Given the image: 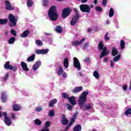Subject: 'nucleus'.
Returning a JSON list of instances; mask_svg holds the SVG:
<instances>
[{
    "label": "nucleus",
    "mask_w": 131,
    "mask_h": 131,
    "mask_svg": "<svg viewBox=\"0 0 131 131\" xmlns=\"http://www.w3.org/2000/svg\"><path fill=\"white\" fill-rule=\"evenodd\" d=\"M78 76H81V77H82V76H83V75L82 74V73L79 72L78 73Z\"/></svg>",
    "instance_id": "0e129e2a"
},
{
    "label": "nucleus",
    "mask_w": 131,
    "mask_h": 131,
    "mask_svg": "<svg viewBox=\"0 0 131 131\" xmlns=\"http://www.w3.org/2000/svg\"><path fill=\"white\" fill-rule=\"evenodd\" d=\"M108 0H102V5L103 7H106Z\"/></svg>",
    "instance_id": "09e8293b"
},
{
    "label": "nucleus",
    "mask_w": 131,
    "mask_h": 131,
    "mask_svg": "<svg viewBox=\"0 0 131 131\" xmlns=\"http://www.w3.org/2000/svg\"><path fill=\"white\" fill-rule=\"evenodd\" d=\"M30 33V31L29 30H26L20 35V36L21 37H27Z\"/></svg>",
    "instance_id": "4be33fe9"
},
{
    "label": "nucleus",
    "mask_w": 131,
    "mask_h": 131,
    "mask_svg": "<svg viewBox=\"0 0 131 131\" xmlns=\"http://www.w3.org/2000/svg\"><path fill=\"white\" fill-rule=\"evenodd\" d=\"M105 62H107L108 61V57H105L103 59Z\"/></svg>",
    "instance_id": "338daca9"
},
{
    "label": "nucleus",
    "mask_w": 131,
    "mask_h": 131,
    "mask_svg": "<svg viewBox=\"0 0 131 131\" xmlns=\"http://www.w3.org/2000/svg\"><path fill=\"white\" fill-rule=\"evenodd\" d=\"M68 122H69V121L67 119H62L61 120V123L63 125H67V124H68Z\"/></svg>",
    "instance_id": "2f4dec72"
},
{
    "label": "nucleus",
    "mask_w": 131,
    "mask_h": 131,
    "mask_svg": "<svg viewBox=\"0 0 131 131\" xmlns=\"http://www.w3.org/2000/svg\"><path fill=\"white\" fill-rule=\"evenodd\" d=\"M27 6L28 8H30L33 6V1L31 0H27Z\"/></svg>",
    "instance_id": "c85d7f7f"
},
{
    "label": "nucleus",
    "mask_w": 131,
    "mask_h": 131,
    "mask_svg": "<svg viewBox=\"0 0 131 131\" xmlns=\"http://www.w3.org/2000/svg\"><path fill=\"white\" fill-rule=\"evenodd\" d=\"M41 65V61H36L33 66V70H34V71H36V70H37V69H38L39 67H40Z\"/></svg>",
    "instance_id": "4468645a"
},
{
    "label": "nucleus",
    "mask_w": 131,
    "mask_h": 131,
    "mask_svg": "<svg viewBox=\"0 0 131 131\" xmlns=\"http://www.w3.org/2000/svg\"><path fill=\"white\" fill-rule=\"evenodd\" d=\"M98 49L99 51H102L99 56L100 59H102L103 57H106L109 55V52L107 51V47H104V43L102 41H100L98 44Z\"/></svg>",
    "instance_id": "7ed1b4c3"
},
{
    "label": "nucleus",
    "mask_w": 131,
    "mask_h": 131,
    "mask_svg": "<svg viewBox=\"0 0 131 131\" xmlns=\"http://www.w3.org/2000/svg\"><path fill=\"white\" fill-rule=\"evenodd\" d=\"M40 131H50V129H49V128L44 127Z\"/></svg>",
    "instance_id": "13d9d810"
},
{
    "label": "nucleus",
    "mask_w": 131,
    "mask_h": 131,
    "mask_svg": "<svg viewBox=\"0 0 131 131\" xmlns=\"http://www.w3.org/2000/svg\"><path fill=\"white\" fill-rule=\"evenodd\" d=\"M55 30L57 33H62L63 32V28L61 26H56Z\"/></svg>",
    "instance_id": "412c9836"
},
{
    "label": "nucleus",
    "mask_w": 131,
    "mask_h": 131,
    "mask_svg": "<svg viewBox=\"0 0 131 131\" xmlns=\"http://www.w3.org/2000/svg\"><path fill=\"white\" fill-rule=\"evenodd\" d=\"M35 43L36 45H37V46H39V47H40L43 45L42 41H41L40 40H36Z\"/></svg>",
    "instance_id": "ea45409f"
},
{
    "label": "nucleus",
    "mask_w": 131,
    "mask_h": 131,
    "mask_svg": "<svg viewBox=\"0 0 131 131\" xmlns=\"http://www.w3.org/2000/svg\"><path fill=\"white\" fill-rule=\"evenodd\" d=\"M74 12H75V15H74L71 21V26H74V25H75V24L77 23L78 19L80 18V15L78 14V10H77V9H74Z\"/></svg>",
    "instance_id": "20e7f679"
},
{
    "label": "nucleus",
    "mask_w": 131,
    "mask_h": 131,
    "mask_svg": "<svg viewBox=\"0 0 131 131\" xmlns=\"http://www.w3.org/2000/svg\"><path fill=\"white\" fill-rule=\"evenodd\" d=\"M82 86H77L75 87L73 90H72V93L73 94H77V93H79V92H81L82 91Z\"/></svg>",
    "instance_id": "a211bd4d"
},
{
    "label": "nucleus",
    "mask_w": 131,
    "mask_h": 131,
    "mask_svg": "<svg viewBox=\"0 0 131 131\" xmlns=\"http://www.w3.org/2000/svg\"><path fill=\"white\" fill-rule=\"evenodd\" d=\"M71 12H72V9L71 8H64L62 10V13L61 14L62 19H66L67 17H69L70 14H71Z\"/></svg>",
    "instance_id": "39448f33"
},
{
    "label": "nucleus",
    "mask_w": 131,
    "mask_h": 131,
    "mask_svg": "<svg viewBox=\"0 0 131 131\" xmlns=\"http://www.w3.org/2000/svg\"><path fill=\"white\" fill-rule=\"evenodd\" d=\"M10 32L12 35H14V36H17V32L14 29H11L10 31Z\"/></svg>",
    "instance_id": "79ce46f5"
},
{
    "label": "nucleus",
    "mask_w": 131,
    "mask_h": 131,
    "mask_svg": "<svg viewBox=\"0 0 131 131\" xmlns=\"http://www.w3.org/2000/svg\"><path fill=\"white\" fill-rule=\"evenodd\" d=\"M71 126V125L70 124H69L68 126L66 127L64 129V131H68L69 130V128H70V127Z\"/></svg>",
    "instance_id": "603ef678"
},
{
    "label": "nucleus",
    "mask_w": 131,
    "mask_h": 131,
    "mask_svg": "<svg viewBox=\"0 0 131 131\" xmlns=\"http://www.w3.org/2000/svg\"><path fill=\"white\" fill-rule=\"evenodd\" d=\"M8 78H9V73H7L5 76V77L4 78V80H7Z\"/></svg>",
    "instance_id": "6e6d98bb"
},
{
    "label": "nucleus",
    "mask_w": 131,
    "mask_h": 131,
    "mask_svg": "<svg viewBox=\"0 0 131 131\" xmlns=\"http://www.w3.org/2000/svg\"><path fill=\"white\" fill-rule=\"evenodd\" d=\"M61 118H62V119H66V116L65 115L63 114L61 116Z\"/></svg>",
    "instance_id": "e2e57ef3"
},
{
    "label": "nucleus",
    "mask_w": 131,
    "mask_h": 131,
    "mask_svg": "<svg viewBox=\"0 0 131 131\" xmlns=\"http://www.w3.org/2000/svg\"><path fill=\"white\" fill-rule=\"evenodd\" d=\"M94 4L97 5V4H98V0H94Z\"/></svg>",
    "instance_id": "774afa93"
},
{
    "label": "nucleus",
    "mask_w": 131,
    "mask_h": 131,
    "mask_svg": "<svg viewBox=\"0 0 131 131\" xmlns=\"http://www.w3.org/2000/svg\"><path fill=\"white\" fill-rule=\"evenodd\" d=\"M111 67H112V68H113V67H114V61L113 60H111Z\"/></svg>",
    "instance_id": "4d7b16f0"
},
{
    "label": "nucleus",
    "mask_w": 131,
    "mask_h": 131,
    "mask_svg": "<svg viewBox=\"0 0 131 131\" xmlns=\"http://www.w3.org/2000/svg\"><path fill=\"white\" fill-rule=\"evenodd\" d=\"M41 110H42V108L40 106H38V107H36V108L35 110V111L36 112H40V111H41Z\"/></svg>",
    "instance_id": "49530a36"
},
{
    "label": "nucleus",
    "mask_w": 131,
    "mask_h": 131,
    "mask_svg": "<svg viewBox=\"0 0 131 131\" xmlns=\"http://www.w3.org/2000/svg\"><path fill=\"white\" fill-rule=\"evenodd\" d=\"M67 108L68 110H72V106L70 105L69 104H67Z\"/></svg>",
    "instance_id": "864d4df0"
},
{
    "label": "nucleus",
    "mask_w": 131,
    "mask_h": 131,
    "mask_svg": "<svg viewBox=\"0 0 131 131\" xmlns=\"http://www.w3.org/2000/svg\"><path fill=\"white\" fill-rule=\"evenodd\" d=\"M88 0H82L81 3V4H84V3H86Z\"/></svg>",
    "instance_id": "69168bd1"
},
{
    "label": "nucleus",
    "mask_w": 131,
    "mask_h": 131,
    "mask_svg": "<svg viewBox=\"0 0 131 131\" xmlns=\"http://www.w3.org/2000/svg\"><path fill=\"white\" fill-rule=\"evenodd\" d=\"M58 75H62L63 74V69L61 66L59 67V70L58 71Z\"/></svg>",
    "instance_id": "58836bf2"
},
{
    "label": "nucleus",
    "mask_w": 131,
    "mask_h": 131,
    "mask_svg": "<svg viewBox=\"0 0 131 131\" xmlns=\"http://www.w3.org/2000/svg\"><path fill=\"white\" fill-rule=\"evenodd\" d=\"M48 16L51 21H55L58 19L59 14L57 11V8L55 5L52 6L48 11Z\"/></svg>",
    "instance_id": "f03ea898"
},
{
    "label": "nucleus",
    "mask_w": 131,
    "mask_h": 131,
    "mask_svg": "<svg viewBox=\"0 0 131 131\" xmlns=\"http://www.w3.org/2000/svg\"><path fill=\"white\" fill-rule=\"evenodd\" d=\"M62 77H63V78H66V77H67V74L66 73H63Z\"/></svg>",
    "instance_id": "bf43d9fd"
},
{
    "label": "nucleus",
    "mask_w": 131,
    "mask_h": 131,
    "mask_svg": "<svg viewBox=\"0 0 131 131\" xmlns=\"http://www.w3.org/2000/svg\"><path fill=\"white\" fill-rule=\"evenodd\" d=\"M9 19L10 21L9 26L10 27H13V26H16L17 25V21L18 19L16 18L14 15L12 14H10L9 15Z\"/></svg>",
    "instance_id": "423d86ee"
},
{
    "label": "nucleus",
    "mask_w": 131,
    "mask_h": 131,
    "mask_svg": "<svg viewBox=\"0 0 131 131\" xmlns=\"http://www.w3.org/2000/svg\"><path fill=\"white\" fill-rule=\"evenodd\" d=\"M15 40H16V38L15 37H11L8 40V43H9V45H13V43L15 42Z\"/></svg>",
    "instance_id": "cd10ccee"
},
{
    "label": "nucleus",
    "mask_w": 131,
    "mask_h": 131,
    "mask_svg": "<svg viewBox=\"0 0 131 131\" xmlns=\"http://www.w3.org/2000/svg\"><path fill=\"white\" fill-rule=\"evenodd\" d=\"M74 66L75 68L78 69V70H80L81 69V67L80 66V62H79V60L76 57H74Z\"/></svg>",
    "instance_id": "9d476101"
},
{
    "label": "nucleus",
    "mask_w": 131,
    "mask_h": 131,
    "mask_svg": "<svg viewBox=\"0 0 131 131\" xmlns=\"http://www.w3.org/2000/svg\"><path fill=\"white\" fill-rule=\"evenodd\" d=\"M63 66L64 68H68L69 67V61H68V58L66 57L63 60Z\"/></svg>",
    "instance_id": "5701e85b"
},
{
    "label": "nucleus",
    "mask_w": 131,
    "mask_h": 131,
    "mask_svg": "<svg viewBox=\"0 0 131 131\" xmlns=\"http://www.w3.org/2000/svg\"><path fill=\"white\" fill-rule=\"evenodd\" d=\"M121 57V55H120V54H119V55H117L116 56H115L113 58L114 62H118V61H119V60L120 59Z\"/></svg>",
    "instance_id": "c756f323"
},
{
    "label": "nucleus",
    "mask_w": 131,
    "mask_h": 131,
    "mask_svg": "<svg viewBox=\"0 0 131 131\" xmlns=\"http://www.w3.org/2000/svg\"><path fill=\"white\" fill-rule=\"evenodd\" d=\"M34 123L36 125H41V121L38 119H36L34 120Z\"/></svg>",
    "instance_id": "f704fd0d"
},
{
    "label": "nucleus",
    "mask_w": 131,
    "mask_h": 131,
    "mask_svg": "<svg viewBox=\"0 0 131 131\" xmlns=\"http://www.w3.org/2000/svg\"><path fill=\"white\" fill-rule=\"evenodd\" d=\"M68 100L70 103L72 104V105H73V106L76 105V102H75V97L74 96H71L69 98Z\"/></svg>",
    "instance_id": "6ab92c4d"
},
{
    "label": "nucleus",
    "mask_w": 131,
    "mask_h": 131,
    "mask_svg": "<svg viewBox=\"0 0 131 131\" xmlns=\"http://www.w3.org/2000/svg\"><path fill=\"white\" fill-rule=\"evenodd\" d=\"M80 10L83 13H90L91 7L86 4H81L80 5Z\"/></svg>",
    "instance_id": "0eeeda50"
},
{
    "label": "nucleus",
    "mask_w": 131,
    "mask_h": 131,
    "mask_svg": "<svg viewBox=\"0 0 131 131\" xmlns=\"http://www.w3.org/2000/svg\"><path fill=\"white\" fill-rule=\"evenodd\" d=\"M93 76L94 77H95V78H97V79H99V78H100V75L97 71L94 72Z\"/></svg>",
    "instance_id": "473e14b6"
},
{
    "label": "nucleus",
    "mask_w": 131,
    "mask_h": 131,
    "mask_svg": "<svg viewBox=\"0 0 131 131\" xmlns=\"http://www.w3.org/2000/svg\"><path fill=\"white\" fill-rule=\"evenodd\" d=\"M62 96V98H64V99H67V100L69 99V95L67 93H63Z\"/></svg>",
    "instance_id": "4c0bfd02"
},
{
    "label": "nucleus",
    "mask_w": 131,
    "mask_h": 131,
    "mask_svg": "<svg viewBox=\"0 0 131 131\" xmlns=\"http://www.w3.org/2000/svg\"><path fill=\"white\" fill-rule=\"evenodd\" d=\"M124 47H125V43L123 40H121L120 41V48L122 50H123Z\"/></svg>",
    "instance_id": "c9c22d12"
},
{
    "label": "nucleus",
    "mask_w": 131,
    "mask_h": 131,
    "mask_svg": "<svg viewBox=\"0 0 131 131\" xmlns=\"http://www.w3.org/2000/svg\"><path fill=\"white\" fill-rule=\"evenodd\" d=\"M35 59V54H32L31 56L28 57V62H32Z\"/></svg>",
    "instance_id": "bb28decb"
},
{
    "label": "nucleus",
    "mask_w": 131,
    "mask_h": 131,
    "mask_svg": "<svg viewBox=\"0 0 131 131\" xmlns=\"http://www.w3.org/2000/svg\"><path fill=\"white\" fill-rule=\"evenodd\" d=\"M81 125L80 124L76 125L73 129V131H81Z\"/></svg>",
    "instance_id": "a878e982"
},
{
    "label": "nucleus",
    "mask_w": 131,
    "mask_h": 131,
    "mask_svg": "<svg viewBox=\"0 0 131 131\" xmlns=\"http://www.w3.org/2000/svg\"><path fill=\"white\" fill-rule=\"evenodd\" d=\"M8 23V19L7 18H0V25H6Z\"/></svg>",
    "instance_id": "393cba45"
},
{
    "label": "nucleus",
    "mask_w": 131,
    "mask_h": 131,
    "mask_svg": "<svg viewBox=\"0 0 131 131\" xmlns=\"http://www.w3.org/2000/svg\"><path fill=\"white\" fill-rule=\"evenodd\" d=\"M49 116H50V117H54L55 116V111L54 110H51L49 113Z\"/></svg>",
    "instance_id": "e433bc0d"
},
{
    "label": "nucleus",
    "mask_w": 131,
    "mask_h": 131,
    "mask_svg": "<svg viewBox=\"0 0 131 131\" xmlns=\"http://www.w3.org/2000/svg\"><path fill=\"white\" fill-rule=\"evenodd\" d=\"M125 115L128 116V115H131V108H128L124 113Z\"/></svg>",
    "instance_id": "72a5a7b5"
},
{
    "label": "nucleus",
    "mask_w": 131,
    "mask_h": 131,
    "mask_svg": "<svg viewBox=\"0 0 131 131\" xmlns=\"http://www.w3.org/2000/svg\"><path fill=\"white\" fill-rule=\"evenodd\" d=\"M35 53L37 55H46V54L49 53V49H37L36 50Z\"/></svg>",
    "instance_id": "f8f14e48"
},
{
    "label": "nucleus",
    "mask_w": 131,
    "mask_h": 131,
    "mask_svg": "<svg viewBox=\"0 0 131 131\" xmlns=\"http://www.w3.org/2000/svg\"><path fill=\"white\" fill-rule=\"evenodd\" d=\"M5 69H9V70H12L13 72L17 71V68L16 66L13 67L10 64V61H8L4 64Z\"/></svg>",
    "instance_id": "6e6552de"
},
{
    "label": "nucleus",
    "mask_w": 131,
    "mask_h": 131,
    "mask_svg": "<svg viewBox=\"0 0 131 131\" xmlns=\"http://www.w3.org/2000/svg\"><path fill=\"white\" fill-rule=\"evenodd\" d=\"M114 15V10L113 8H111L110 9V12H109V17L111 18V17H113Z\"/></svg>",
    "instance_id": "7c9ffc66"
},
{
    "label": "nucleus",
    "mask_w": 131,
    "mask_h": 131,
    "mask_svg": "<svg viewBox=\"0 0 131 131\" xmlns=\"http://www.w3.org/2000/svg\"><path fill=\"white\" fill-rule=\"evenodd\" d=\"M11 118H12V119H15V114L14 113L11 114Z\"/></svg>",
    "instance_id": "680f3d73"
},
{
    "label": "nucleus",
    "mask_w": 131,
    "mask_h": 131,
    "mask_svg": "<svg viewBox=\"0 0 131 131\" xmlns=\"http://www.w3.org/2000/svg\"><path fill=\"white\" fill-rule=\"evenodd\" d=\"M2 114H3V116H4V121L6 125H8V126H10L12 124V121L11 120V119L8 117V115L7 114V112L2 113Z\"/></svg>",
    "instance_id": "1a4fd4ad"
},
{
    "label": "nucleus",
    "mask_w": 131,
    "mask_h": 131,
    "mask_svg": "<svg viewBox=\"0 0 131 131\" xmlns=\"http://www.w3.org/2000/svg\"><path fill=\"white\" fill-rule=\"evenodd\" d=\"M112 55L113 57H115V56L118 55V51L115 47H113L112 49Z\"/></svg>",
    "instance_id": "aec40b11"
},
{
    "label": "nucleus",
    "mask_w": 131,
    "mask_h": 131,
    "mask_svg": "<svg viewBox=\"0 0 131 131\" xmlns=\"http://www.w3.org/2000/svg\"><path fill=\"white\" fill-rule=\"evenodd\" d=\"M75 120H76L75 119L72 118L71 119V121H70L69 124L70 125H72V124H73V123H74V122H75Z\"/></svg>",
    "instance_id": "de8ad7c7"
},
{
    "label": "nucleus",
    "mask_w": 131,
    "mask_h": 131,
    "mask_svg": "<svg viewBox=\"0 0 131 131\" xmlns=\"http://www.w3.org/2000/svg\"><path fill=\"white\" fill-rule=\"evenodd\" d=\"M7 94L6 92H3L1 93V101L2 103H6L7 102Z\"/></svg>",
    "instance_id": "2eb2a0df"
},
{
    "label": "nucleus",
    "mask_w": 131,
    "mask_h": 131,
    "mask_svg": "<svg viewBox=\"0 0 131 131\" xmlns=\"http://www.w3.org/2000/svg\"><path fill=\"white\" fill-rule=\"evenodd\" d=\"M123 90L124 91V92H126V91L127 90V85H123Z\"/></svg>",
    "instance_id": "5fc2aeb1"
},
{
    "label": "nucleus",
    "mask_w": 131,
    "mask_h": 131,
    "mask_svg": "<svg viewBox=\"0 0 131 131\" xmlns=\"http://www.w3.org/2000/svg\"><path fill=\"white\" fill-rule=\"evenodd\" d=\"M5 3L6 5V10H7V11H13V10H15V7H12L10 1H6Z\"/></svg>",
    "instance_id": "9b49d317"
},
{
    "label": "nucleus",
    "mask_w": 131,
    "mask_h": 131,
    "mask_svg": "<svg viewBox=\"0 0 131 131\" xmlns=\"http://www.w3.org/2000/svg\"><path fill=\"white\" fill-rule=\"evenodd\" d=\"M12 109L14 112L20 111V110H21V105L18 104H14L13 105H12Z\"/></svg>",
    "instance_id": "f3484780"
},
{
    "label": "nucleus",
    "mask_w": 131,
    "mask_h": 131,
    "mask_svg": "<svg viewBox=\"0 0 131 131\" xmlns=\"http://www.w3.org/2000/svg\"><path fill=\"white\" fill-rule=\"evenodd\" d=\"M20 65H21L22 69L24 71H29V68H28L27 67V64L26 63V62H25L24 61H21L20 62Z\"/></svg>",
    "instance_id": "dca6fc26"
},
{
    "label": "nucleus",
    "mask_w": 131,
    "mask_h": 131,
    "mask_svg": "<svg viewBox=\"0 0 131 131\" xmlns=\"http://www.w3.org/2000/svg\"><path fill=\"white\" fill-rule=\"evenodd\" d=\"M73 117H72L73 118H74L75 119H76V118L78 117V112H77L76 113H74L73 114Z\"/></svg>",
    "instance_id": "8fccbe9b"
},
{
    "label": "nucleus",
    "mask_w": 131,
    "mask_h": 131,
    "mask_svg": "<svg viewBox=\"0 0 131 131\" xmlns=\"http://www.w3.org/2000/svg\"><path fill=\"white\" fill-rule=\"evenodd\" d=\"M88 46H89V43L88 42H86L85 43L83 46V48H86L88 47Z\"/></svg>",
    "instance_id": "052dcab7"
},
{
    "label": "nucleus",
    "mask_w": 131,
    "mask_h": 131,
    "mask_svg": "<svg viewBox=\"0 0 131 131\" xmlns=\"http://www.w3.org/2000/svg\"><path fill=\"white\" fill-rule=\"evenodd\" d=\"M43 7H48L49 2L48 1H42Z\"/></svg>",
    "instance_id": "37998d69"
},
{
    "label": "nucleus",
    "mask_w": 131,
    "mask_h": 131,
    "mask_svg": "<svg viewBox=\"0 0 131 131\" xmlns=\"http://www.w3.org/2000/svg\"><path fill=\"white\" fill-rule=\"evenodd\" d=\"M108 34H109V33L107 32L104 36V39L105 41H107V40H109L110 39V38L108 37Z\"/></svg>",
    "instance_id": "c03bdc74"
},
{
    "label": "nucleus",
    "mask_w": 131,
    "mask_h": 131,
    "mask_svg": "<svg viewBox=\"0 0 131 131\" xmlns=\"http://www.w3.org/2000/svg\"><path fill=\"white\" fill-rule=\"evenodd\" d=\"M45 127H47V128H49V127H50V126H51V123L50 122V121H47L46 123H45Z\"/></svg>",
    "instance_id": "a18cd8bd"
},
{
    "label": "nucleus",
    "mask_w": 131,
    "mask_h": 131,
    "mask_svg": "<svg viewBox=\"0 0 131 131\" xmlns=\"http://www.w3.org/2000/svg\"><path fill=\"white\" fill-rule=\"evenodd\" d=\"M85 40V38H83L79 41L77 40L72 41V45L73 47H77V46H79V45H81V43H82V42H83V41H84Z\"/></svg>",
    "instance_id": "ddd939ff"
},
{
    "label": "nucleus",
    "mask_w": 131,
    "mask_h": 131,
    "mask_svg": "<svg viewBox=\"0 0 131 131\" xmlns=\"http://www.w3.org/2000/svg\"><path fill=\"white\" fill-rule=\"evenodd\" d=\"M57 101L58 100H57V99H54L53 100H51L49 104V107H50L51 108L54 107V104H57Z\"/></svg>",
    "instance_id": "b1692460"
},
{
    "label": "nucleus",
    "mask_w": 131,
    "mask_h": 131,
    "mask_svg": "<svg viewBox=\"0 0 131 131\" xmlns=\"http://www.w3.org/2000/svg\"><path fill=\"white\" fill-rule=\"evenodd\" d=\"M84 62H86L87 63H89L91 62V58H90L89 57H87L85 58V59L84 60Z\"/></svg>",
    "instance_id": "3c124183"
},
{
    "label": "nucleus",
    "mask_w": 131,
    "mask_h": 131,
    "mask_svg": "<svg viewBox=\"0 0 131 131\" xmlns=\"http://www.w3.org/2000/svg\"><path fill=\"white\" fill-rule=\"evenodd\" d=\"M96 11H97V12H100L101 13L103 12V9L100 6H97L96 7Z\"/></svg>",
    "instance_id": "a19ab883"
},
{
    "label": "nucleus",
    "mask_w": 131,
    "mask_h": 131,
    "mask_svg": "<svg viewBox=\"0 0 131 131\" xmlns=\"http://www.w3.org/2000/svg\"><path fill=\"white\" fill-rule=\"evenodd\" d=\"M89 95L88 91H84L79 96L78 102L80 108H83V111H88L92 109V105L88 103L87 105H84L86 103L87 96Z\"/></svg>",
    "instance_id": "f257e3e1"
}]
</instances>
